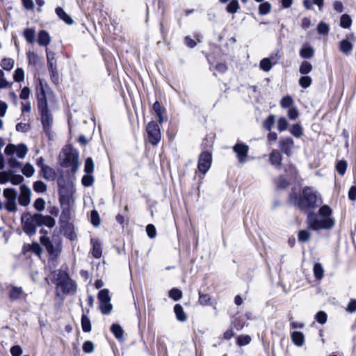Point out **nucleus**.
<instances>
[{"mask_svg":"<svg viewBox=\"0 0 356 356\" xmlns=\"http://www.w3.org/2000/svg\"><path fill=\"white\" fill-rule=\"evenodd\" d=\"M347 168V163L343 161H339L337 164V170L339 175H343Z\"/></svg>","mask_w":356,"mask_h":356,"instance_id":"obj_57","label":"nucleus"},{"mask_svg":"<svg viewBox=\"0 0 356 356\" xmlns=\"http://www.w3.org/2000/svg\"><path fill=\"white\" fill-rule=\"evenodd\" d=\"M312 64L307 61H303L300 66L299 72L302 74H307L312 71Z\"/></svg>","mask_w":356,"mask_h":356,"instance_id":"obj_41","label":"nucleus"},{"mask_svg":"<svg viewBox=\"0 0 356 356\" xmlns=\"http://www.w3.org/2000/svg\"><path fill=\"white\" fill-rule=\"evenodd\" d=\"M90 216H91L92 224L95 227L99 226V223H100V220H99V216L98 212L95 210H93L91 211Z\"/></svg>","mask_w":356,"mask_h":356,"instance_id":"obj_62","label":"nucleus"},{"mask_svg":"<svg viewBox=\"0 0 356 356\" xmlns=\"http://www.w3.org/2000/svg\"><path fill=\"white\" fill-rule=\"evenodd\" d=\"M146 131L148 135L149 142L156 145L161 140V134L158 123L155 121H151L146 126Z\"/></svg>","mask_w":356,"mask_h":356,"instance_id":"obj_6","label":"nucleus"},{"mask_svg":"<svg viewBox=\"0 0 356 356\" xmlns=\"http://www.w3.org/2000/svg\"><path fill=\"white\" fill-rule=\"evenodd\" d=\"M95 350V345L91 341H86L83 344V350L86 353H91Z\"/></svg>","mask_w":356,"mask_h":356,"instance_id":"obj_53","label":"nucleus"},{"mask_svg":"<svg viewBox=\"0 0 356 356\" xmlns=\"http://www.w3.org/2000/svg\"><path fill=\"white\" fill-rule=\"evenodd\" d=\"M111 331L113 332L115 338L120 339L123 337L124 331L120 325L115 323L113 324L111 327Z\"/></svg>","mask_w":356,"mask_h":356,"instance_id":"obj_31","label":"nucleus"},{"mask_svg":"<svg viewBox=\"0 0 356 356\" xmlns=\"http://www.w3.org/2000/svg\"><path fill=\"white\" fill-rule=\"evenodd\" d=\"M275 122V116L270 115L263 122V127L268 131H270Z\"/></svg>","mask_w":356,"mask_h":356,"instance_id":"obj_34","label":"nucleus"},{"mask_svg":"<svg viewBox=\"0 0 356 356\" xmlns=\"http://www.w3.org/2000/svg\"><path fill=\"white\" fill-rule=\"evenodd\" d=\"M239 3L238 0H231L226 7V11L229 13H235L239 9Z\"/></svg>","mask_w":356,"mask_h":356,"instance_id":"obj_35","label":"nucleus"},{"mask_svg":"<svg viewBox=\"0 0 356 356\" xmlns=\"http://www.w3.org/2000/svg\"><path fill=\"white\" fill-rule=\"evenodd\" d=\"M312 78L308 76H303L299 80V84L304 88L309 87L312 84Z\"/></svg>","mask_w":356,"mask_h":356,"instance_id":"obj_54","label":"nucleus"},{"mask_svg":"<svg viewBox=\"0 0 356 356\" xmlns=\"http://www.w3.org/2000/svg\"><path fill=\"white\" fill-rule=\"evenodd\" d=\"M99 308L103 314H108L111 312L113 306L110 301L100 302Z\"/></svg>","mask_w":356,"mask_h":356,"instance_id":"obj_42","label":"nucleus"},{"mask_svg":"<svg viewBox=\"0 0 356 356\" xmlns=\"http://www.w3.org/2000/svg\"><path fill=\"white\" fill-rule=\"evenodd\" d=\"M211 300L210 296L208 294H203L201 292H199V303L201 305H207L209 303Z\"/></svg>","mask_w":356,"mask_h":356,"instance_id":"obj_60","label":"nucleus"},{"mask_svg":"<svg viewBox=\"0 0 356 356\" xmlns=\"http://www.w3.org/2000/svg\"><path fill=\"white\" fill-rule=\"evenodd\" d=\"M51 42V38L47 31L41 30L38 33V42L40 46L47 47Z\"/></svg>","mask_w":356,"mask_h":356,"instance_id":"obj_21","label":"nucleus"},{"mask_svg":"<svg viewBox=\"0 0 356 356\" xmlns=\"http://www.w3.org/2000/svg\"><path fill=\"white\" fill-rule=\"evenodd\" d=\"M271 9V5L268 2L261 3L259 6V13L260 15H266L268 14Z\"/></svg>","mask_w":356,"mask_h":356,"instance_id":"obj_47","label":"nucleus"},{"mask_svg":"<svg viewBox=\"0 0 356 356\" xmlns=\"http://www.w3.org/2000/svg\"><path fill=\"white\" fill-rule=\"evenodd\" d=\"M40 115L43 129L47 134H49L52 124V118L48 111V107L38 108Z\"/></svg>","mask_w":356,"mask_h":356,"instance_id":"obj_11","label":"nucleus"},{"mask_svg":"<svg viewBox=\"0 0 356 356\" xmlns=\"http://www.w3.org/2000/svg\"><path fill=\"white\" fill-rule=\"evenodd\" d=\"M90 243L92 245V256L96 259L100 258L102 254L101 243L99 242V240L95 239V238H91Z\"/></svg>","mask_w":356,"mask_h":356,"instance_id":"obj_19","label":"nucleus"},{"mask_svg":"<svg viewBox=\"0 0 356 356\" xmlns=\"http://www.w3.org/2000/svg\"><path fill=\"white\" fill-rule=\"evenodd\" d=\"M3 195L6 200L5 207L9 212H16L17 210L16 199L17 193L15 189L8 188L3 190Z\"/></svg>","mask_w":356,"mask_h":356,"instance_id":"obj_5","label":"nucleus"},{"mask_svg":"<svg viewBox=\"0 0 356 356\" xmlns=\"http://www.w3.org/2000/svg\"><path fill=\"white\" fill-rule=\"evenodd\" d=\"M289 123L287 120L284 117H282L278 120L277 122V129L282 132L285 130H286L288 127Z\"/></svg>","mask_w":356,"mask_h":356,"instance_id":"obj_50","label":"nucleus"},{"mask_svg":"<svg viewBox=\"0 0 356 356\" xmlns=\"http://www.w3.org/2000/svg\"><path fill=\"white\" fill-rule=\"evenodd\" d=\"M98 299L99 302L111 301L109 291L106 289L101 290L98 293Z\"/></svg>","mask_w":356,"mask_h":356,"instance_id":"obj_45","label":"nucleus"},{"mask_svg":"<svg viewBox=\"0 0 356 356\" xmlns=\"http://www.w3.org/2000/svg\"><path fill=\"white\" fill-rule=\"evenodd\" d=\"M47 65L49 72L52 74L56 72V64L54 60V53L49 51L48 49H46Z\"/></svg>","mask_w":356,"mask_h":356,"instance_id":"obj_18","label":"nucleus"},{"mask_svg":"<svg viewBox=\"0 0 356 356\" xmlns=\"http://www.w3.org/2000/svg\"><path fill=\"white\" fill-rule=\"evenodd\" d=\"M352 24V19L348 14H343L340 18V26L343 29H349Z\"/></svg>","mask_w":356,"mask_h":356,"instance_id":"obj_32","label":"nucleus"},{"mask_svg":"<svg viewBox=\"0 0 356 356\" xmlns=\"http://www.w3.org/2000/svg\"><path fill=\"white\" fill-rule=\"evenodd\" d=\"M332 213V209L327 205L321 207L317 213H309L307 217L309 227L315 231L332 229L334 225Z\"/></svg>","mask_w":356,"mask_h":356,"instance_id":"obj_2","label":"nucleus"},{"mask_svg":"<svg viewBox=\"0 0 356 356\" xmlns=\"http://www.w3.org/2000/svg\"><path fill=\"white\" fill-rule=\"evenodd\" d=\"M63 293H74L76 291V284L72 279H67L66 281L58 285Z\"/></svg>","mask_w":356,"mask_h":356,"instance_id":"obj_15","label":"nucleus"},{"mask_svg":"<svg viewBox=\"0 0 356 356\" xmlns=\"http://www.w3.org/2000/svg\"><path fill=\"white\" fill-rule=\"evenodd\" d=\"M289 131L296 138H300L303 135L302 128L300 124H293Z\"/></svg>","mask_w":356,"mask_h":356,"instance_id":"obj_33","label":"nucleus"},{"mask_svg":"<svg viewBox=\"0 0 356 356\" xmlns=\"http://www.w3.org/2000/svg\"><path fill=\"white\" fill-rule=\"evenodd\" d=\"M314 275L316 280H321L324 276V270L320 263H316L313 268Z\"/></svg>","mask_w":356,"mask_h":356,"instance_id":"obj_28","label":"nucleus"},{"mask_svg":"<svg viewBox=\"0 0 356 356\" xmlns=\"http://www.w3.org/2000/svg\"><path fill=\"white\" fill-rule=\"evenodd\" d=\"M62 166L65 168L71 167L72 172L76 173L79 167V155L72 152H68L65 154V158L62 161Z\"/></svg>","mask_w":356,"mask_h":356,"instance_id":"obj_7","label":"nucleus"},{"mask_svg":"<svg viewBox=\"0 0 356 356\" xmlns=\"http://www.w3.org/2000/svg\"><path fill=\"white\" fill-rule=\"evenodd\" d=\"M182 292L181 290L173 288L169 291V297L174 300L175 301H177L182 298Z\"/></svg>","mask_w":356,"mask_h":356,"instance_id":"obj_43","label":"nucleus"},{"mask_svg":"<svg viewBox=\"0 0 356 356\" xmlns=\"http://www.w3.org/2000/svg\"><path fill=\"white\" fill-rule=\"evenodd\" d=\"M291 340L293 343L298 346L301 347L305 343V336L302 332L298 331H294L291 334Z\"/></svg>","mask_w":356,"mask_h":356,"instance_id":"obj_20","label":"nucleus"},{"mask_svg":"<svg viewBox=\"0 0 356 356\" xmlns=\"http://www.w3.org/2000/svg\"><path fill=\"white\" fill-rule=\"evenodd\" d=\"M314 55V49L310 46H305L300 50V56L305 59L312 58Z\"/></svg>","mask_w":356,"mask_h":356,"instance_id":"obj_26","label":"nucleus"},{"mask_svg":"<svg viewBox=\"0 0 356 356\" xmlns=\"http://www.w3.org/2000/svg\"><path fill=\"white\" fill-rule=\"evenodd\" d=\"M40 243L52 258L57 257L61 252V242L58 239L51 240L49 237L42 236L40 237Z\"/></svg>","mask_w":356,"mask_h":356,"instance_id":"obj_4","label":"nucleus"},{"mask_svg":"<svg viewBox=\"0 0 356 356\" xmlns=\"http://www.w3.org/2000/svg\"><path fill=\"white\" fill-rule=\"evenodd\" d=\"M293 104V99H292V97L291 96H285L284 97L281 101H280V106L282 108H293L292 107V105Z\"/></svg>","mask_w":356,"mask_h":356,"instance_id":"obj_38","label":"nucleus"},{"mask_svg":"<svg viewBox=\"0 0 356 356\" xmlns=\"http://www.w3.org/2000/svg\"><path fill=\"white\" fill-rule=\"evenodd\" d=\"M67 279H70V277L65 270H59L57 274V285L58 286L60 284L64 282L67 280Z\"/></svg>","mask_w":356,"mask_h":356,"instance_id":"obj_48","label":"nucleus"},{"mask_svg":"<svg viewBox=\"0 0 356 356\" xmlns=\"http://www.w3.org/2000/svg\"><path fill=\"white\" fill-rule=\"evenodd\" d=\"M174 312L176 314V318L181 322L186 321V315L184 311L183 307L179 304H176L174 307Z\"/></svg>","mask_w":356,"mask_h":356,"instance_id":"obj_24","label":"nucleus"},{"mask_svg":"<svg viewBox=\"0 0 356 356\" xmlns=\"http://www.w3.org/2000/svg\"><path fill=\"white\" fill-rule=\"evenodd\" d=\"M152 109L158 117L159 122L160 124L163 123L164 122V117L163 115V109L161 107L160 103L157 101L155 102L154 104H153Z\"/></svg>","mask_w":356,"mask_h":356,"instance_id":"obj_27","label":"nucleus"},{"mask_svg":"<svg viewBox=\"0 0 356 356\" xmlns=\"http://www.w3.org/2000/svg\"><path fill=\"white\" fill-rule=\"evenodd\" d=\"M15 128L17 131L26 133L30 130L31 127L29 124L19 122L17 124Z\"/></svg>","mask_w":356,"mask_h":356,"instance_id":"obj_61","label":"nucleus"},{"mask_svg":"<svg viewBox=\"0 0 356 356\" xmlns=\"http://www.w3.org/2000/svg\"><path fill=\"white\" fill-rule=\"evenodd\" d=\"M4 152L8 156H12L16 153L18 158L24 159L28 152V147L23 143L17 145L10 143L6 147Z\"/></svg>","mask_w":356,"mask_h":356,"instance_id":"obj_8","label":"nucleus"},{"mask_svg":"<svg viewBox=\"0 0 356 356\" xmlns=\"http://www.w3.org/2000/svg\"><path fill=\"white\" fill-rule=\"evenodd\" d=\"M24 181V177L21 175H15L13 171V175L10 179V183L13 185H18L22 183Z\"/></svg>","mask_w":356,"mask_h":356,"instance_id":"obj_59","label":"nucleus"},{"mask_svg":"<svg viewBox=\"0 0 356 356\" xmlns=\"http://www.w3.org/2000/svg\"><path fill=\"white\" fill-rule=\"evenodd\" d=\"M40 175L44 179L48 181H53L55 179L56 173L54 169L49 165L42 166V169H40Z\"/></svg>","mask_w":356,"mask_h":356,"instance_id":"obj_16","label":"nucleus"},{"mask_svg":"<svg viewBox=\"0 0 356 356\" xmlns=\"http://www.w3.org/2000/svg\"><path fill=\"white\" fill-rule=\"evenodd\" d=\"M15 61L10 58H5L1 62V67L5 70H10L14 66Z\"/></svg>","mask_w":356,"mask_h":356,"instance_id":"obj_37","label":"nucleus"},{"mask_svg":"<svg viewBox=\"0 0 356 356\" xmlns=\"http://www.w3.org/2000/svg\"><path fill=\"white\" fill-rule=\"evenodd\" d=\"M269 161L275 168L280 169L282 161V156L280 152L273 150L269 155Z\"/></svg>","mask_w":356,"mask_h":356,"instance_id":"obj_17","label":"nucleus"},{"mask_svg":"<svg viewBox=\"0 0 356 356\" xmlns=\"http://www.w3.org/2000/svg\"><path fill=\"white\" fill-rule=\"evenodd\" d=\"M233 151L236 153L238 161L241 163L246 161V158L249 152V146L242 142H237L232 147Z\"/></svg>","mask_w":356,"mask_h":356,"instance_id":"obj_9","label":"nucleus"},{"mask_svg":"<svg viewBox=\"0 0 356 356\" xmlns=\"http://www.w3.org/2000/svg\"><path fill=\"white\" fill-rule=\"evenodd\" d=\"M315 318L320 324H325L327 322V316L325 312L320 311L316 314Z\"/></svg>","mask_w":356,"mask_h":356,"instance_id":"obj_52","label":"nucleus"},{"mask_svg":"<svg viewBox=\"0 0 356 356\" xmlns=\"http://www.w3.org/2000/svg\"><path fill=\"white\" fill-rule=\"evenodd\" d=\"M94 162L92 158L86 159L85 161L84 171L86 174H92L94 171Z\"/></svg>","mask_w":356,"mask_h":356,"instance_id":"obj_44","label":"nucleus"},{"mask_svg":"<svg viewBox=\"0 0 356 356\" xmlns=\"http://www.w3.org/2000/svg\"><path fill=\"white\" fill-rule=\"evenodd\" d=\"M353 49V44L348 40H343L340 42L339 49L344 54L348 55Z\"/></svg>","mask_w":356,"mask_h":356,"instance_id":"obj_25","label":"nucleus"},{"mask_svg":"<svg viewBox=\"0 0 356 356\" xmlns=\"http://www.w3.org/2000/svg\"><path fill=\"white\" fill-rule=\"evenodd\" d=\"M212 163L211 154L209 152H203L199 156L198 170L205 174L210 168Z\"/></svg>","mask_w":356,"mask_h":356,"instance_id":"obj_10","label":"nucleus"},{"mask_svg":"<svg viewBox=\"0 0 356 356\" xmlns=\"http://www.w3.org/2000/svg\"><path fill=\"white\" fill-rule=\"evenodd\" d=\"M330 28L329 26L323 22H321L317 26V31L319 34H327L329 32Z\"/></svg>","mask_w":356,"mask_h":356,"instance_id":"obj_55","label":"nucleus"},{"mask_svg":"<svg viewBox=\"0 0 356 356\" xmlns=\"http://www.w3.org/2000/svg\"><path fill=\"white\" fill-rule=\"evenodd\" d=\"M22 172L26 177H31L33 175L35 172V169L31 164L27 163L22 169Z\"/></svg>","mask_w":356,"mask_h":356,"instance_id":"obj_40","label":"nucleus"},{"mask_svg":"<svg viewBox=\"0 0 356 356\" xmlns=\"http://www.w3.org/2000/svg\"><path fill=\"white\" fill-rule=\"evenodd\" d=\"M23 293L22 287L12 286L9 292V298L12 301L17 300L21 298Z\"/></svg>","mask_w":356,"mask_h":356,"instance_id":"obj_23","label":"nucleus"},{"mask_svg":"<svg viewBox=\"0 0 356 356\" xmlns=\"http://www.w3.org/2000/svg\"><path fill=\"white\" fill-rule=\"evenodd\" d=\"M259 65L261 69L265 72H268L272 67L271 62L270 59L267 58L262 59L260 62Z\"/></svg>","mask_w":356,"mask_h":356,"instance_id":"obj_51","label":"nucleus"},{"mask_svg":"<svg viewBox=\"0 0 356 356\" xmlns=\"http://www.w3.org/2000/svg\"><path fill=\"white\" fill-rule=\"evenodd\" d=\"M310 232L307 229H302L298 232V238L300 242H307L310 238Z\"/></svg>","mask_w":356,"mask_h":356,"instance_id":"obj_39","label":"nucleus"},{"mask_svg":"<svg viewBox=\"0 0 356 356\" xmlns=\"http://www.w3.org/2000/svg\"><path fill=\"white\" fill-rule=\"evenodd\" d=\"M81 182L86 187L90 186L94 182V177L91 174H86L82 177Z\"/></svg>","mask_w":356,"mask_h":356,"instance_id":"obj_49","label":"nucleus"},{"mask_svg":"<svg viewBox=\"0 0 356 356\" xmlns=\"http://www.w3.org/2000/svg\"><path fill=\"white\" fill-rule=\"evenodd\" d=\"M37 100L38 108L47 107L45 91L42 82L40 81V85L37 88Z\"/></svg>","mask_w":356,"mask_h":356,"instance_id":"obj_14","label":"nucleus"},{"mask_svg":"<svg viewBox=\"0 0 356 356\" xmlns=\"http://www.w3.org/2000/svg\"><path fill=\"white\" fill-rule=\"evenodd\" d=\"M146 232L149 238H155V236L156 235V227L154 225H152V224L147 225V226L146 227Z\"/></svg>","mask_w":356,"mask_h":356,"instance_id":"obj_63","label":"nucleus"},{"mask_svg":"<svg viewBox=\"0 0 356 356\" xmlns=\"http://www.w3.org/2000/svg\"><path fill=\"white\" fill-rule=\"evenodd\" d=\"M81 327L84 332H89L92 329L90 321L84 314H83L81 316Z\"/></svg>","mask_w":356,"mask_h":356,"instance_id":"obj_30","label":"nucleus"},{"mask_svg":"<svg viewBox=\"0 0 356 356\" xmlns=\"http://www.w3.org/2000/svg\"><path fill=\"white\" fill-rule=\"evenodd\" d=\"M21 220L24 232L29 236L35 234L37 226L45 225L51 228L56 224L54 218L50 216H43L40 213L32 215L29 212L22 215Z\"/></svg>","mask_w":356,"mask_h":356,"instance_id":"obj_3","label":"nucleus"},{"mask_svg":"<svg viewBox=\"0 0 356 356\" xmlns=\"http://www.w3.org/2000/svg\"><path fill=\"white\" fill-rule=\"evenodd\" d=\"M12 175L13 170H11L0 171V184H5L10 181Z\"/></svg>","mask_w":356,"mask_h":356,"instance_id":"obj_29","label":"nucleus"},{"mask_svg":"<svg viewBox=\"0 0 356 356\" xmlns=\"http://www.w3.org/2000/svg\"><path fill=\"white\" fill-rule=\"evenodd\" d=\"M279 147L283 153L290 156L294 148L293 140L290 137H282L279 141Z\"/></svg>","mask_w":356,"mask_h":356,"instance_id":"obj_12","label":"nucleus"},{"mask_svg":"<svg viewBox=\"0 0 356 356\" xmlns=\"http://www.w3.org/2000/svg\"><path fill=\"white\" fill-rule=\"evenodd\" d=\"M35 30L33 29H26L24 31V36L29 43H33L35 41Z\"/></svg>","mask_w":356,"mask_h":356,"instance_id":"obj_36","label":"nucleus"},{"mask_svg":"<svg viewBox=\"0 0 356 356\" xmlns=\"http://www.w3.org/2000/svg\"><path fill=\"white\" fill-rule=\"evenodd\" d=\"M33 207L37 211H42L45 208V201L42 198H38L35 200Z\"/></svg>","mask_w":356,"mask_h":356,"instance_id":"obj_56","label":"nucleus"},{"mask_svg":"<svg viewBox=\"0 0 356 356\" xmlns=\"http://www.w3.org/2000/svg\"><path fill=\"white\" fill-rule=\"evenodd\" d=\"M294 204L307 216L322 204V200L320 194L313 188L305 186L300 195L295 197Z\"/></svg>","mask_w":356,"mask_h":356,"instance_id":"obj_1","label":"nucleus"},{"mask_svg":"<svg viewBox=\"0 0 356 356\" xmlns=\"http://www.w3.org/2000/svg\"><path fill=\"white\" fill-rule=\"evenodd\" d=\"M33 190L37 193H44L47 191V186L42 181H36L33 184Z\"/></svg>","mask_w":356,"mask_h":356,"instance_id":"obj_46","label":"nucleus"},{"mask_svg":"<svg viewBox=\"0 0 356 356\" xmlns=\"http://www.w3.org/2000/svg\"><path fill=\"white\" fill-rule=\"evenodd\" d=\"M251 337L248 335L240 336L237 339V343L239 346H245L250 343Z\"/></svg>","mask_w":356,"mask_h":356,"instance_id":"obj_64","label":"nucleus"},{"mask_svg":"<svg viewBox=\"0 0 356 356\" xmlns=\"http://www.w3.org/2000/svg\"><path fill=\"white\" fill-rule=\"evenodd\" d=\"M14 80L17 82H21L24 79V72L22 68H17L15 71V74L13 76Z\"/></svg>","mask_w":356,"mask_h":356,"instance_id":"obj_58","label":"nucleus"},{"mask_svg":"<svg viewBox=\"0 0 356 356\" xmlns=\"http://www.w3.org/2000/svg\"><path fill=\"white\" fill-rule=\"evenodd\" d=\"M55 12L58 17L67 24L71 25L74 23L72 18L68 14H67L62 8H56Z\"/></svg>","mask_w":356,"mask_h":356,"instance_id":"obj_22","label":"nucleus"},{"mask_svg":"<svg viewBox=\"0 0 356 356\" xmlns=\"http://www.w3.org/2000/svg\"><path fill=\"white\" fill-rule=\"evenodd\" d=\"M31 191L29 187L25 184L20 186V195L18 197L19 204L26 207L30 204Z\"/></svg>","mask_w":356,"mask_h":356,"instance_id":"obj_13","label":"nucleus"}]
</instances>
